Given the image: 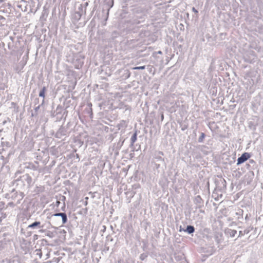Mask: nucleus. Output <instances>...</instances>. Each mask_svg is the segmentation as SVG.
Here are the masks:
<instances>
[{"mask_svg":"<svg viewBox=\"0 0 263 263\" xmlns=\"http://www.w3.org/2000/svg\"><path fill=\"white\" fill-rule=\"evenodd\" d=\"M88 3H87V2L85 3V10H84V13H86V6L88 5Z\"/></svg>","mask_w":263,"mask_h":263,"instance_id":"28","label":"nucleus"},{"mask_svg":"<svg viewBox=\"0 0 263 263\" xmlns=\"http://www.w3.org/2000/svg\"><path fill=\"white\" fill-rule=\"evenodd\" d=\"M222 233H217L214 235V239L217 243H220L223 240Z\"/></svg>","mask_w":263,"mask_h":263,"instance_id":"9","label":"nucleus"},{"mask_svg":"<svg viewBox=\"0 0 263 263\" xmlns=\"http://www.w3.org/2000/svg\"><path fill=\"white\" fill-rule=\"evenodd\" d=\"M187 125H184L181 127V130H185L186 129H187Z\"/></svg>","mask_w":263,"mask_h":263,"instance_id":"25","label":"nucleus"},{"mask_svg":"<svg viewBox=\"0 0 263 263\" xmlns=\"http://www.w3.org/2000/svg\"><path fill=\"white\" fill-rule=\"evenodd\" d=\"M41 105H39L38 106H36L34 108L35 112H36L39 110V109L40 108Z\"/></svg>","mask_w":263,"mask_h":263,"instance_id":"23","label":"nucleus"},{"mask_svg":"<svg viewBox=\"0 0 263 263\" xmlns=\"http://www.w3.org/2000/svg\"><path fill=\"white\" fill-rule=\"evenodd\" d=\"M130 76V71L127 69L124 70V73L122 75V77L124 79H128Z\"/></svg>","mask_w":263,"mask_h":263,"instance_id":"14","label":"nucleus"},{"mask_svg":"<svg viewBox=\"0 0 263 263\" xmlns=\"http://www.w3.org/2000/svg\"><path fill=\"white\" fill-rule=\"evenodd\" d=\"M103 229L101 230V231L102 232H104L106 230V227L105 226H103Z\"/></svg>","mask_w":263,"mask_h":263,"instance_id":"32","label":"nucleus"},{"mask_svg":"<svg viewBox=\"0 0 263 263\" xmlns=\"http://www.w3.org/2000/svg\"><path fill=\"white\" fill-rule=\"evenodd\" d=\"M226 233L230 237H234L237 233V231L231 229H228L226 230Z\"/></svg>","mask_w":263,"mask_h":263,"instance_id":"11","label":"nucleus"},{"mask_svg":"<svg viewBox=\"0 0 263 263\" xmlns=\"http://www.w3.org/2000/svg\"><path fill=\"white\" fill-rule=\"evenodd\" d=\"M222 183H224L226 184V182L224 179L222 180Z\"/></svg>","mask_w":263,"mask_h":263,"instance_id":"34","label":"nucleus"},{"mask_svg":"<svg viewBox=\"0 0 263 263\" xmlns=\"http://www.w3.org/2000/svg\"><path fill=\"white\" fill-rule=\"evenodd\" d=\"M51 234H52V233L49 232V233H48V234H47V235L48 236H49L50 237H52V236H51Z\"/></svg>","mask_w":263,"mask_h":263,"instance_id":"30","label":"nucleus"},{"mask_svg":"<svg viewBox=\"0 0 263 263\" xmlns=\"http://www.w3.org/2000/svg\"><path fill=\"white\" fill-rule=\"evenodd\" d=\"M184 231L187 232L188 234H192L195 231V228L193 226L188 225L186 227L185 230H183Z\"/></svg>","mask_w":263,"mask_h":263,"instance_id":"12","label":"nucleus"},{"mask_svg":"<svg viewBox=\"0 0 263 263\" xmlns=\"http://www.w3.org/2000/svg\"><path fill=\"white\" fill-rule=\"evenodd\" d=\"M8 204H9V205H10V206H14V203H13V202H9V203H8Z\"/></svg>","mask_w":263,"mask_h":263,"instance_id":"29","label":"nucleus"},{"mask_svg":"<svg viewBox=\"0 0 263 263\" xmlns=\"http://www.w3.org/2000/svg\"><path fill=\"white\" fill-rule=\"evenodd\" d=\"M6 145L7 146H10V143L9 142H6Z\"/></svg>","mask_w":263,"mask_h":263,"instance_id":"33","label":"nucleus"},{"mask_svg":"<svg viewBox=\"0 0 263 263\" xmlns=\"http://www.w3.org/2000/svg\"><path fill=\"white\" fill-rule=\"evenodd\" d=\"M175 258L177 259V260H180L182 258V256H179V255L178 256H176V254L175 255Z\"/></svg>","mask_w":263,"mask_h":263,"instance_id":"26","label":"nucleus"},{"mask_svg":"<svg viewBox=\"0 0 263 263\" xmlns=\"http://www.w3.org/2000/svg\"><path fill=\"white\" fill-rule=\"evenodd\" d=\"M145 66H137V67H134L133 69H135V70H143V69H145Z\"/></svg>","mask_w":263,"mask_h":263,"instance_id":"19","label":"nucleus"},{"mask_svg":"<svg viewBox=\"0 0 263 263\" xmlns=\"http://www.w3.org/2000/svg\"><path fill=\"white\" fill-rule=\"evenodd\" d=\"M251 155L248 153H243L240 157H239L237 159V165H239L246 161H247L248 159L250 158Z\"/></svg>","mask_w":263,"mask_h":263,"instance_id":"3","label":"nucleus"},{"mask_svg":"<svg viewBox=\"0 0 263 263\" xmlns=\"http://www.w3.org/2000/svg\"><path fill=\"white\" fill-rule=\"evenodd\" d=\"M60 216L62 218V224H64L67 222V216L65 213H56L51 216L52 218Z\"/></svg>","mask_w":263,"mask_h":263,"instance_id":"4","label":"nucleus"},{"mask_svg":"<svg viewBox=\"0 0 263 263\" xmlns=\"http://www.w3.org/2000/svg\"><path fill=\"white\" fill-rule=\"evenodd\" d=\"M87 204V201H86V202H85V205H86Z\"/></svg>","mask_w":263,"mask_h":263,"instance_id":"39","label":"nucleus"},{"mask_svg":"<svg viewBox=\"0 0 263 263\" xmlns=\"http://www.w3.org/2000/svg\"><path fill=\"white\" fill-rule=\"evenodd\" d=\"M127 126V122L125 120H121L120 123L118 124L117 127L118 129L121 130H124Z\"/></svg>","mask_w":263,"mask_h":263,"instance_id":"8","label":"nucleus"},{"mask_svg":"<svg viewBox=\"0 0 263 263\" xmlns=\"http://www.w3.org/2000/svg\"><path fill=\"white\" fill-rule=\"evenodd\" d=\"M147 257V255L145 253H142L140 256V258L142 260H144L146 257Z\"/></svg>","mask_w":263,"mask_h":263,"instance_id":"20","label":"nucleus"},{"mask_svg":"<svg viewBox=\"0 0 263 263\" xmlns=\"http://www.w3.org/2000/svg\"><path fill=\"white\" fill-rule=\"evenodd\" d=\"M82 12H83V6H82V5H80V7H79V11L77 12L76 13V15H78L79 19H80V17H81V16L82 15ZM76 16H77V15H76Z\"/></svg>","mask_w":263,"mask_h":263,"instance_id":"15","label":"nucleus"},{"mask_svg":"<svg viewBox=\"0 0 263 263\" xmlns=\"http://www.w3.org/2000/svg\"><path fill=\"white\" fill-rule=\"evenodd\" d=\"M11 194V198L12 199H15L18 198L16 204L20 203V200H21L24 197V193L20 191L19 195H18L17 192L15 191V190H12Z\"/></svg>","mask_w":263,"mask_h":263,"instance_id":"2","label":"nucleus"},{"mask_svg":"<svg viewBox=\"0 0 263 263\" xmlns=\"http://www.w3.org/2000/svg\"><path fill=\"white\" fill-rule=\"evenodd\" d=\"M6 122V121H4V122H3V124H5Z\"/></svg>","mask_w":263,"mask_h":263,"instance_id":"37","label":"nucleus"},{"mask_svg":"<svg viewBox=\"0 0 263 263\" xmlns=\"http://www.w3.org/2000/svg\"><path fill=\"white\" fill-rule=\"evenodd\" d=\"M43 228V226H41V222L35 221L32 223L29 224L27 227V229H38Z\"/></svg>","mask_w":263,"mask_h":263,"instance_id":"6","label":"nucleus"},{"mask_svg":"<svg viewBox=\"0 0 263 263\" xmlns=\"http://www.w3.org/2000/svg\"><path fill=\"white\" fill-rule=\"evenodd\" d=\"M249 232H250V230H249V229H246V230H244L243 232H242V231H240L239 232V235H238L237 238L241 237V236H243L246 234H247Z\"/></svg>","mask_w":263,"mask_h":263,"instance_id":"16","label":"nucleus"},{"mask_svg":"<svg viewBox=\"0 0 263 263\" xmlns=\"http://www.w3.org/2000/svg\"><path fill=\"white\" fill-rule=\"evenodd\" d=\"M46 90V87L44 86L42 89L40 90V92H39V96L40 97H43V101H42V105H43L44 103V98H45V91Z\"/></svg>","mask_w":263,"mask_h":263,"instance_id":"13","label":"nucleus"},{"mask_svg":"<svg viewBox=\"0 0 263 263\" xmlns=\"http://www.w3.org/2000/svg\"><path fill=\"white\" fill-rule=\"evenodd\" d=\"M158 154H159V155H162V156L164 155V154H163V153L162 152H161V151H159V152H158Z\"/></svg>","mask_w":263,"mask_h":263,"instance_id":"31","label":"nucleus"},{"mask_svg":"<svg viewBox=\"0 0 263 263\" xmlns=\"http://www.w3.org/2000/svg\"><path fill=\"white\" fill-rule=\"evenodd\" d=\"M35 252H36V255H38L39 257L41 258L42 256V253L41 250L40 249H36L35 250Z\"/></svg>","mask_w":263,"mask_h":263,"instance_id":"18","label":"nucleus"},{"mask_svg":"<svg viewBox=\"0 0 263 263\" xmlns=\"http://www.w3.org/2000/svg\"><path fill=\"white\" fill-rule=\"evenodd\" d=\"M137 139V131L136 130L130 138V147L134 146V143L136 141Z\"/></svg>","mask_w":263,"mask_h":263,"instance_id":"10","label":"nucleus"},{"mask_svg":"<svg viewBox=\"0 0 263 263\" xmlns=\"http://www.w3.org/2000/svg\"><path fill=\"white\" fill-rule=\"evenodd\" d=\"M77 61L78 62V63L75 64V67L77 69H79L84 64V57L80 55L79 57H78V58L76 59V62Z\"/></svg>","mask_w":263,"mask_h":263,"instance_id":"7","label":"nucleus"},{"mask_svg":"<svg viewBox=\"0 0 263 263\" xmlns=\"http://www.w3.org/2000/svg\"><path fill=\"white\" fill-rule=\"evenodd\" d=\"M14 184L18 189L24 190L29 189L32 185V179L28 174H25L16 179Z\"/></svg>","mask_w":263,"mask_h":263,"instance_id":"1","label":"nucleus"},{"mask_svg":"<svg viewBox=\"0 0 263 263\" xmlns=\"http://www.w3.org/2000/svg\"><path fill=\"white\" fill-rule=\"evenodd\" d=\"M159 167V164L157 165V168H158Z\"/></svg>","mask_w":263,"mask_h":263,"instance_id":"38","label":"nucleus"},{"mask_svg":"<svg viewBox=\"0 0 263 263\" xmlns=\"http://www.w3.org/2000/svg\"><path fill=\"white\" fill-rule=\"evenodd\" d=\"M194 202L196 205V208H201L203 205V201L199 195L195 197Z\"/></svg>","mask_w":263,"mask_h":263,"instance_id":"5","label":"nucleus"},{"mask_svg":"<svg viewBox=\"0 0 263 263\" xmlns=\"http://www.w3.org/2000/svg\"><path fill=\"white\" fill-rule=\"evenodd\" d=\"M5 203L3 201L0 202V210L3 209L4 208Z\"/></svg>","mask_w":263,"mask_h":263,"instance_id":"22","label":"nucleus"},{"mask_svg":"<svg viewBox=\"0 0 263 263\" xmlns=\"http://www.w3.org/2000/svg\"><path fill=\"white\" fill-rule=\"evenodd\" d=\"M181 227H180V231H181Z\"/></svg>","mask_w":263,"mask_h":263,"instance_id":"40","label":"nucleus"},{"mask_svg":"<svg viewBox=\"0 0 263 263\" xmlns=\"http://www.w3.org/2000/svg\"><path fill=\"white\" fill-rule=\"evenodd\" d=\"M158 53L159 54H162V52L161 51H159L158 52Z\"/></svg>","mask_w":263,"mask_h":263,"instance_id":"35","label":"nucleus"},{"mask_svg":"<svg viewBox=\"0 0 263 263\" xmlns=\"http://www.w3.org/2000/svg\"><path fill=\"white\" fill-rule=\"evenodd\" d=\"M192 11L195 13H197L198 12V10H196L194 7L192 8Z\"/></svg>","mask_w":263,"mask_h":263,"instance_id":"27","label":"nucleus"},{"mask_svg":"<svg viewBox=\"0 0 263 263\" xmlns=\"http://www.w3.org/2000/svg\"><path fill=\"white\" fill-rule=\"evenodd\" d=\"M205 137V134L203 133L201 134L200 136L198 138V142H202Z\"/></svg>","mask_w":263,"mask_h":263,"instance_id":"17","label":"nucleus"},{"mask_svg":"<svg viewBox=\"0 0 263 263\" xmlns=\"http://www.w3.org/2000/svg\"><path fill=\"white\" fill-rule=\"evenodd\" d=\"M163 118H164V117H163V115H162V116H161V119H162V120H163Z\"/></svg>","mask_w":263,"mask_h":263,"instance_id":"36","label":"nucleus"},{"mask_svg":"<svg viewBox=\"0 0 263 263\" xmlns=\"http://www.w3.org/2000/svg\"><path fill=\"white\" fill-rule=\"evenodd\" d=\"M133 23L134 24H139V23H140V21H137V20H133Z\"/></svg>","mask_w":263,"mask_h":263,"instance_id":"24","label":"nucleus"},{"mask_svg":"<svg viewBox=\"0 0 263 263\" xmlns=\"http://www.w3.org/2000/svg\"><path fill=\"white\" fill-rule=\"evenodd\" d=\"M155 158H156V159H157L158 161H161L164 162V159H163V158H162L161 157V156H156L155 157Z\"/></svg>","mask_w":263,"mask_h":263,"instance_id":"21","label":"nucleus"}]
</instances>
